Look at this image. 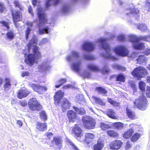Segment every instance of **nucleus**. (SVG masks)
<instances>
[{"instance_id":"33","label":"nucleus","mask_w":150,"mask_h":150,"mask_svg":"<svg viewBox=\"0 0 150 150\" xmlns=\"http://www.w3.org/2000/svg\"><path fill=\"white\" fill-rule=\"evenodd\" d=\"M5 80L6 82L4 85V91H6L9 90L11 84L10 83V80L6 78L5 79Z\"/></svg>"},{"instance_id":"5","label":"nucleus","mask_w":150,"mask_h":150,"mask_svg":"<svg viewBox=\"0 0 150 150\" xmlns=\"http://www.w3.org/2000/svg\"><path fill=\"white\" fill-rule=\"evenodd\" d=\"M82 121L83 126L87 129H92L95 127L96 124L95 120L92 118L84 116L82 118Z\"/></svg>"},{"instance_id":"21","label":"nucleus","mask_w":150,"mask_h":150,"mask_svg":"<svg viewBox=\"0 0 150 150\" xmlns=\"http://www.w3.org/2000/svg\"><path fill=\"white\" fill-rule=\"evenodd\" d=\"M95 137L94 135L91 133H87L85 135V141L87 144L91 142L92 139Z\"/></svg>"},{"instance_id":"2","label":"nucleus","mask_w":150,"mask_h":150,"mask_svg":"<svg viewBox=\"0 0 150 150\" xmlns=\"http://www.w3.org/2000/svg\"><path fill=\"white\" fill-rule=\"evenodd\" d=\"M134 78L138 80H141L144 76H147L149 73L147 70L144 67H139L135 68L131 72Z\"/></svg>"},{"instance_id":"53","label":"nucleus","mask_w":150,"mask_h":150,"mask_svg":"<svg viewBox=\"0 0 150 150\" xmlns=\"http://www.w3.org/2000/svg\"><path fill=\"white\" fill-rule=\"evenodd\" d=\"M132 144L130 142L128 141L126 142V144L125 148L126 149H129L132 147Z\"/></svg>"},{"instance_id":"10","label":"nucleus","mask_w":150,"mask_h":150,"mask_svg":"<svg viewBox=\"0 0 150 150\" xmlns=\"http://www.w3.org/2000/svg\"><path fill=\"white\" fill-rule=\"evenodd\" d=\"M122 144L123 143L121 140H115L110 143L109 147L112 150H118L120 148Z\"/></svg>"},{"instance_id":"47","label":"nucleus","mask_w":150,"mask_h":150,"mask_svg":"<svg viewBox=\"0 0 150 150\" xmlns=\"http://www.w3.org/2000/svg\"><path fill=\"white\" fill-rule=\"evenodd\" d=\"M108 101L109 103L114 106H117L119 104L118 103L114 101L111 98H108Z\"/></svg>"},{"instance_id":"64","label":"nucleus","mask_w":150,"mask_h":150,"mask_svg":"<svg viewBox=\"0 0 150 150\" xmlns=\"http://www.w3.org/2000/svg\"><path fill=\"white\" fill-rule=\"evenodd\" d=\"M17 124L18 125V126L20 127H21L23 123L20 120H18L16 122Z\"/></svg>"},{"instance_id":"60","label":"nucleus","mask_w":150,"mask_h":150,"mask_svg":"<svg viewBox=\"0 0 150 150\" xmlns=\"http://www.w3.org/2000/svg\"><path fill=\"white\" fill-rule=\"evenodd\" d=\"M29 75V73L28 72H23L22 73L21 76L23 77L25 76H28Z\"/></svg>"},{"instance_id":"58","label":"nucleus","mask_w":150,"mask_h":150,"mask_svg":"<svg viewBox=\"0 0 150 150\" xmlns=\"http://www.w3.org/2000/svg\"><path fill=\"white\" fill-rule=\"evenodd\" d=\"M66 82V80L64 79H61L59 80L58 83H59L61 86L65 83Z\"/></svg>"},{"instance_id":"43","label":"nucleus","mask_w":150,"mask_h":150,"mask_svg":"<svg viewBox=\"0 0 150 150\" xmlns=\"http://www.w3.org/2000/svg\"><path fill=\"white\" fill-rule=\"evenodd\" d=\"M14 6L16 8H19L21 11L23 10V7L21 5L20 2L17 0H15L13 2Z\"/></svg>"},{"instance_id":"1","label":"nucleus","mask_w":150,"mask_h":150,"mask_svg":"<svg viewBox=\"0 0 150 150\" xmlns=\"http://www.w3.org/2000/svg\"><path fill=\"white\" fill-rule=\"evenodd\" d=\"M32 51L33 53L28 54L25 60L26 64L30 66L34 64L35 60L40 59L42 57L39 49L36 45L33 46Z\"/></svg>"},{"instance_id":"42","label":"nucleus","mask_w":150,"mask_h":150,"mask_svg":"<svg viewBox=\"0 0 150 150\" xmlns=\"http://www.w3.org/2000/svg\"><path fill=\"white\" fill-rule=\"evenodd\" d=\"M93 98L95 102L98 104L102 105H105V103L100 98L95 96H93Z\"/></svg>"},{"instance_id":"63","label":"nucleus","mask_w":150,"mask_h":150,"mask_svg":"<svg viewBox=\"0 0 150 150\" xmlns=\"http://www.w3.org/2000/svg\"><path fill=\"white\" fill-rule=\"evenodd\" d=\"M71 145L72 146V149L74 150H79L78 148L75 146L74 144L72 142L70 143Z\"/></svg>"},{"instance_id":"35","label":"nucleus","mask_w":150,"mask_h":150,"mask_svg":"<svg viewBox=\"0 0 150 150\" xmlns=\"http://www.w3.org/2000/svg\"><path fill=\"white\" fill-rule=\"evenodd\" d=\"M100 127L103 130H106L111 128L110 125L103 122H101L100 123Z\"/></svg>"},{"instance_id":"12","label":"nucleus","mask_w":150,"mask_h":150,"mask_svg":"<svg viewBox=\"0 0 150 150\" xmlns=\"http://www.w3.org/2000/svg\"><path fill=\"white\" fill-rule=\"evenodd\" d=\"M30 93L31 92L27 89L21 88L18 91L17 96L18 98L21 99L27 97Z\"/></svg>"},{"instance_id":"22","label":"nucleus","mask_w":150,"mask_h":150,"mask_svg":"<svg viewBox=\"0 0 150 150\" xmlns=\"http://www.w3.org/2000/svg\"><path fill=\"white\" fill-rule=\"evenodd\" d=\"M37 42L38 40L37 37L35 35H33L30 42L27 44L28 50H30L33 45L37 44Z\"/></svg>"},{"instance_id":"44","label":"nucleus","mask_w":150,"mask_h":150,"mask_svg":"<svg viewBox=\"0 0 150 150\" xmlns=\"http://www.w3.org/2000/svg\"><path fill=\"white\" fill-rule=\"evenodd\" d=\"M137 63L140 64L146 61L145 57L144 56L140 55L137 59Z\"/></svg>"},{"instance_id":"16","label":"nucleus","mask_w":150,"mask_h":150,"mask_svg":"<svg viewBox=\"0 0 150 150\" xmlns=\"http://www.w3.org/2000/svg\"><path fill=\"white\" fill-rule=\"evenodd\" d=\"M61 105L62 110L63 112H64L70 108L71 104L67 99L64 98L62 102Z\"/></svg>"},{"instance_id":"38","label":"nucleus","mask_w":150,"mask_h":150,"mask_svg":"<svg viewBox=\"0 0 150 150\" xmlns=\"http://www.w3.org/2000/svg\"><path fill=\"white\" fill-rule=\"evenodd\" d=\"M112 125L115 129H122L124 126L123 124L120 122L113 123Z\"/></svg>"},{"instance_id":"31","label":"nucleus","mask_w":150,"mask_h":150,"mask_svg":"<svg viewBox=\"0 0 150 150\" xmlns=\"http://www.w3.org/2000/svg\"><path fill=\"white\" fill-rule=\"evenodd\" d=\"M73 108L74 110L76 112H77L79 115H83L86 114L85 110L82 107H80L79 108L74 106Z\"/></svg>"},{"instance_id":"55","label":"nucleus","mask_w":150,"mask_h":150,"mask_svg":"<svg viewBox=\"0 0 150 150\" xmlns=\"http://www.w3.org/2000/svg\"><path fill=\"white\" fill-rule=\"evenodd\" d=\"M19 103L20 105L23 107H25L27 105V103L26 100H20Z\"/></svg>"},{"instance_id":"57","label":"nucleus","mask_w":150,"mask_h":150,"mask_svg":"<svg viewBox=\"0 0 150 150\" xmlns=\"http://www.w3.org/2000/svg\"><path fill=\"white\" fill-rule=\"evenodd\" d=\"M114 67L116 69L119 70H122L123 69V68L122 67L119 65H115Z\"/></svg>"},{"instance_id":"46","label":"nucleus","mask_w":150,"mask_h":150,"mask_svg":"<svg viewBox=\"0 0 150 150\" xmlns=\"http://www.w3.org/2000/svg\"><path fill=\"white\" fill-rule=\"evenodd\" d=\"M137 28L142 31H143L146 30L147 27L144 24H140L138 25Z\"/></svg>"},{"instance_id":"30","label":"nucleus","mask_w":150,"mask_h":150,"mask_svg":"<svg viewBox=\"0 0 150 150\" xmlns=\"http://www.w3.org/2000/svg\"><path fill=\"white\" fill-rule=\"evenodd\" d=\"M129 39L130 42H133V45L134 43L139 42V40H140V38H138L137 36L134 35L129 36Z\"/></svg>"},{"instance_id":"27","label":"nucleus","mask_w":150,"mask_h":150,"mask_svg":"<svg viewBox=\"0 0 150 150\" xmlns=\"http://www.w3.org/2000/svg\"><path fill=\"white\" fill-rule=\"evenodd\" d=\"M126 110L127 115L129 118L131 120H134L136 118V115L134 112L127 108H126Z\"/></svg>"},{"instance_id":"36","label":"nucleus","mask_w":150,"mask_h":150,"mask_svg":"<svg viewBox=\"0 0 150 150\" xmlns=\"http://www.w3.org/2000/svg\"><path fill=\"white\" fill-rule=\"evenodd\" d=\"M116 81L124 83L125 81V77L122 74H120L117 76Z\"/></svg>"},{"instance_id":"29","label":"nucleus","mask_w":150,"mask_h":150,"mask_svg":"<svg viewBox=\"0 0 150 150\" xmlns=\"http://www.w3.org/2000/svg\"><path fill=\"white\" fill-rule=\"evenodd\" d=\"M133 132V129H131L125 132L123 134V137L127 139L131 137Z\"/></svg>"},{"instance_id":"18","label":"nucleus","mask_w":150,"mask_h":150,"mask_svg":"<svg viewBox=\"0 0 150 150\" xmlns=\"http://www.w3.org/2000/svg\"><path fill=\"white\" fill-rule=\"evenodd\" d=\"M47 128V124L46 122L42 123L40 122H37L36 125V128L38 131L43 132Z\"/></svg>"},{"instance_id":"23","label":"nucleus","mask_w":150,"mask_h":150,"mask_svg":"<svg viewBox=\"0 0 150 150\" xmlns=\"http://www.w3.org/2000/svg\"><path fill=\"white\" fill-rule=\"evenodd\" d=\"M15 35L13 31L10 30L7 32L6 34V38L9 40H13L15 37Z\"/></svg>"},{"instance_id":"19","label":"nucleus","mask_w":150,"mask_h":150,"mask_svg":"<svg viewBox=\"0 0 150 150\" xmlns=\"http://www.w3.org/2000/svg\"><path fill=\"white\" fill-rule=\"evenodd\" d=\"M107 39L106 38H101L99 39L98 41L100 43L102 47L105 51H109L110 50L109 45L106 43Z\"/></svg>"},{"instance_id":"14","label":"nucleus","mask_w":150,"mask_h":150,"mask_svg":"<svg viewBox=\"0 0 150 150\" xmlns=\"http://www.w3.org/2000/svg\"><path fill=\"white\" fill-rule=\"evenodd\" d=\"M67 115L70 122H74L76 119V113L73 110H69Z\"/></svg>"},{"instance_id":"4","label":"nucleus","mask_w":150,"mask_h":150,"mask_svg":"<svg viewBox=\"0 0 150 150\" xmlns=\"http://www.w3.org/2000/svg\"><path fill=\"white\" fill-rule=\"evenodd\" d=\"M28 104L29 109L31 110L39 111L42 108V105L35 98L30 99L28 101Z\"/></svg>"},{"instance_id":"7","label":"nucleus","mask_w":150,"mask_h":150,"mask_svg":"<svg viewBox=\"0 0 150 150\" xmlns=\"http://www.w3.org/2000/svg\"><path fill=\"white\" fill-rule=\"evenodd\" d=\"M11 12L14 23L16 24L17 22L22 21V13L21 12L18 10L11 9Z\"/></svg>"},{"instance_id":"48","label":"nucleus","mask_w":150,"mask_h":150,"mask_svg":"<svg viewBox=\"0 0 150 150\" xmlns=\"http://www.w3.org/2000/svg\"><path fill=\"white\" fill-rule=\"evenodd\" d=\"M140 40L150 42V35L143 36L140 38Z\"/></svg>"},{"instance_id":"13","label":"nucleus","mask_w":150,"mask_h":150,"mask_svg":"<svg viewBox=\"0 0 150 150\" xmlns=\"http://www.w3.org/2000/svg\"><path fill=\"white\" fill-rule=\"evenodd\" d=\"M72 131L77 137L81 138L83 136L82 130L77 124L75 125L74 127L72 128Z\"/></svg>"},{"instance_id":"50","label":"nucleus","mask_w":150,"mask_h":150,"mask_svg":"<svg viewBox=\"0 0 150 150\" xmlns=\"http://www.w3.org/2000/svg\"><path fill=\"white\" fill-rule=\"evenodd\" d=\"M6 9L3 3H0V12L2 13Z\"/></svg>"},{"instance_id":"37","label":"nucleus","mask_w":150,"mask_h":150,"mask_svg":"<svg viewBox=\"0 0 150 150\" xmlns=\"http://www.w3.org/2000/svg\"><path fill=\"white\" fill-rule=\"evenodd\" d=\"M115 112L112 109H110L107 112V115L110 118L115 119L116 118V116L115 115Z\"/></svg>"},{"instance_id":"3","label":"nucleus","mask_w":150,"mask_h":150,"mask_svg":"<svg viewBox=\"0 0 150 150\" xmlns=\"http://www.w3.org/2000/svg\"><path fill=\"white\" fill-rule=\"evenodd\" d=\"M147 102V101L145 97L144 96H140L134 102V107L144 110L146 109Z\"/></svg>"},{"instance_id":"20","label":"nucleus","mask_w":150,"mask_h":150,"mask_svg":"<svg viewBox=\"0 0 150 150\" xmlns=\"http://www.w3.org/2000/svg\"><path fill=\"white\" fill-rule=\"evenodd\" d=\"M81 65L80 62H74L71 66L72 68L75 72L79 73L81 69Z\"/></svg>"},{"instance_id":"56","label":"nucleus","mask_w":150,"mask_h":150,"mask_svg":"<svg viewBox=\"0 0 150 150\" xmlns=\"http://www.w3.org/2000/svg\"><path fill=\"white\" fill-rule=\"evenodd\" d=\"M105 58L107 59H111L112 60H115L117 59V58L114 56L111 55L110 54H109L108 56H106Z\"/></svg>"},{"instance_id":"15","label":"nucleus","mask_w":150,"mask_h":150,"mask_svg":"<svg viewBox=\"0 0 150 150\" xmlns=\"http://www.w3.org/2000/svg\"><path fill=\"white\" fill-rule=\"evenodd\" d=\"M53 145H55L59 147V149L62 148V140L61 137H54L51 142Z\"/></svg>"},{"instance_id":"62","label":"nucleus","mask_w":150,"mask_h":150,"mask_svg":"<svg viewBox=\"0 0 150 150\" xmlns=\"http://www.w3.org/2000/svg\"><path fill=\"white\" fill-rule=\"evenodd\" d=\"M47 42V39L46 38H43L40 41V44H43Z\"/></svg>"},{"instance_id":"26","label":"nucleus","mask_w":150,"mask_h":150,"mask_svg":"<svg viewBox=\"0 0 150 150\" xmlns=\"http://www.w3.org/2000/svg\"><path fill=\"white\" fill-rule=\"evenodd\" d=\"M107 134L108 136L114 138H118L119 136V134L117 132L112 130L107 131Z\"/></svg>"},{"instance_id":"61","label":"nucleus","mask_w":150,"mask_h":150,"mask_svg":"<svg viewBox=\"0 0 150 150\" xmlns=\"http://www.w3.org/2000/svg\"><path fill=\"white\" fill-rule=\"evenodd\" d=\"M72 55L75 58H77L79 57V54L76 52H72Z\"/></svg>"},{"instance_id":"25","label":"nucleus","mask_w":150,"mask_h":150,"mask_svg":"<svg viewBox=\"0 0 150 150\" xmlns=\"http://www.w3.org/2000/svg\"><path fill=\"white\" fill-rule=\"evenodd\" d=\"M96 90L99 94H101L104 96H106L108 93L107 90L102 87H97L95 88Z\"/></svg>"},{"instance_id":"54","label":"nucleus","mask_w":150,"mask_h":150,"mask_svg":"<svg viewBox=\"0 0 150 150\" xmlns=\"http://www.w3.org/2000/svg\"><path fill=\"white\" fill-rule=\"evenodd\" d=\"M117 39L120 41H124L125 40V37L123 35H120L117 37Z\"/></svg>"},{"instance_id":"32","label":"nucleus","mask_w":150,"mask_h":150,"mask_svg":"<svg viewBox=\"0 0 150 150\" xmlns=\"http://www.w3.org/2000/svg\"><path fill=\"white\" fill-rule=\"evenodd\" d=\"M87 68L90 71H92L97 72L99 71L98 67L95 65L89 64L87 66Z\"/></svg>"},{"instance_id":"8","label":"nucleus","mask_w":150,"mask_h":150,"mask_svg":"<svg viewBox=\"0 0 150 150\" xmlns=\"http://www.w3.org/2000/svg\"><path fill=\"white\" fill-rule=\"evenodd\" d=\"M30 87L35 92H37L39 94H41L47 90L46 87L38 84L31 83L29 84Z\"/></svg>"},{"instance_id":"40","label":"nucleus","mask_w":150,"mask_h":150,"mask_svg":"<svg viewBox=\"0 0 150 150\" xmlns=\"http://www.w3.org/2000/svg\"><path fill=\"white\" fill-rule=\"evenodd\" d=\"M0 23L1 24L2 26L5 27L6 30H8L10 29V24L8 22L4 20L0 21Z\"/></svg>"},{"instance_id":"45","label":"nucleus","mask_w":150,"mask_h":150,"mask_svg":"<svg viewBox=\"0 0 150 150\" xmlns=\"http://www.w3.org/2000/svg\"><path fill=\"white\" fill-rule=\"evenodd\" d=\"M145 83L143 81H140L139 82V87L140 89L142 91H145Z\"/></svg>"},{"instance_id":"6","label":"nucleus","mask_w":150,"mask_h":150,"mask_svg":"<svg viewBox=\"0 0 150 150\" xmlns=\"http://www.w3.org/2000/svg\"><path fill=\"white\" fill-rule=\"evenodd\" d=\"M37 15L40 24L45 25L48 23L47 15L43 11L42 8L38 9Z\"/></svg>"},{"instance_id":"51","label":"nucleus","mask_w":150,"mask_h":150,"mask_svg":"<svg viewBox=\"0 0 150 150\" xmlns=\"http://www.w3.org/2000/svg\"><path fill=\"white\" fill-rule=\"evenodd\" d=\"M84 58L85 59L88 60H93L95 59V58L93 56L88 55H84Z\"/></svg>"},{"instance_id":"34","label":"nucleus","mask_w":150,"mask_h":150,"mask_svg":"<svg viewBox=\"0 0 150 150\" xmlns=\"http://www.w3.org/2000/svg\"><path fill=\"white\" fill-rule=\"evenodd\" d=\"M141 134L137 132L135 133L131 138L130 140L132 142H135L137 141L141 137Z\"/></svg>"},{"instance_id":"49","label":"nucleus","mask_w":150,"mask_h":150,"mask_svg":"<svg viewBox=\"0 0 150 150\" xmlns=\"http://www.w3.org/2000/svg\"><path fill=\"white\" fill-rule=\"evenodd\" d=\"M31 29L29 28H27L25 31V39L28 40V36L30 33Z\"/></svg>"},{"instance_id":"41","label":"nucleus","mask_w":150,"mask_h":150,"mask_svg":"<svg viewBox=\"0 0 150 150\" xmlns=\"http://www.w3.org/2000/svg\"><path fill=\"white\" fill-rule=\"evenodd\" d=\"M49 28L48 26H46L43 28L39 29V34L40 35L44 34L45 33H49Z\"/></svg>"},{"instance_id":"59","label":"nucleus","mask_w":150,"mask_h":150,"mask_svg":"<svg viewBox=\"0 0 150 150\" xmlns=\"http://www.w3.org/2000/svg\"><path fill=\"white\" fill-rule=\"evenodd\" d=\"M69 9L68 7L66 5H65L63 8L62 11L64 12H66L69 10Z\"/></svg>"},{"instance_id":"39","label":"nucleus","mask_w":150,"mask_h":150,"mask_svg":"<svg viewBox=\"0 0 150 150\" xmlns=\"http://www.w3.org/2000/svg\"><path fill=\"white\" fill-rule=\"evenodd\" d=\"M39 116L41 120L45 121L47 120V116L45 111L42 110L39 113Z\"/></svg>"},{"instance_id":"17","label":"nucleus","mask_w":150,"mask_h":150,"mask_svg":"<svg viewBox=\"0 0 150 150\" xmlns=\"http://www.w3.org/2000/svg\"><path fill=\"white\" fill-rule=\"evenodd\" d=\"M82 47L84 50L88 51H91L94 50L95 44L91 42H86L84 43Z\"/></svg>"},{"instance_id":"11","label":"nucleus","mask_w":150,"mask_h":150,"mask_svg":"<svg viewBox=\"0 0 150 150\" xmlns=\"http://www.w3.org/2000/svg\"><path fill=\"white\" fill-rule=\"evenodd\" d=\"M64 93L61 90H58L55 92L54 96V103L56 105H59L61 99L63 98Z\"/></svg>"},{"instance_id":"28","label":"nucleus","mask_w":150,"mask_h":150,"mask_svg":"<svg viewBox=\"0 0 150 150\" xmlns=\"http://www.w3.org/2000/svg\"><path fill=\"white\" fill-rule=\"evenodd\" d=\"M144 44L142 42H137L133 45L134 48L136 50H143L145 48Z\"/></svg>"},{"instance_id":"52","label":"nucleus","mask_w":150,"mask_h":150,"mask_svg":"<svg viewBox=\"0 0 150 150\" xmlns=\"http://www.w3.org/2000/svg\"><path fill=\"white\" fill-rule=\"evenodd\" d=\"M53 134L51 132H47L45 133V136L47 137V139L50 140L52 137L53 136Z\"/></svg>"},{"instance_id":"24","label":"nucleus","mask_w":150,"mask_h":150,"mask_svg":"<svg viewBox=\"0 0 150 150\" xmlns=\"http://www.w3.org/2000/svg\"><path fill=\"white\" fill-rule=\"evenodd\" d=\"M104 145V143L102 141H97V143L93 146V150H101L103 147Z\"/></svg>"},{"instance_id":"9","label":"nucleus","mask_w":150,"mask_h":150,"mask_svg":"<svg viewBox=\"0 0 150 150\" xmlns=\"http://www.w3.org/2000/svg\"><path fill=\"white\" fill-rule=\"evenodd\" d=\"M115 51L118 55L123 57L127 55L129 53L126 47L123 45H120L116 47Z\"/></svg>"}]
</instances>
